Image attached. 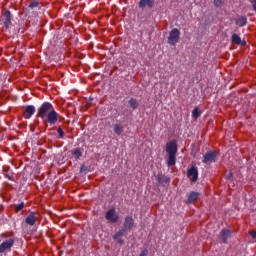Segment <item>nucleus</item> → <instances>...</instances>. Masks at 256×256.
Segmentation results:
<instances>
[{"label": "nucleus", "mask_w": 256, "mask_h": 256, "mask_svg": "<svg viewBox=\"0 0 256 256\" xmlns=\"http://www.w3.org/2000/svg\"><path fill=\"white\" fill-rule=\"evenodd\" d=\"M37 117H40L43 123H49L50 125H55V123H57V121L59 120V114L57 113V111H55V107H53V104L49 102H44L38 108Z\"/></svg>", "instance_id": "1"}, {"label": "nucleus", "mask_w": 256, "mask_h": 256, "mask_svg": "<svg viewBox=\"0 0 256 256\" xmlns=\"http://www.w3.org/2000/svg\"><path fill=\"white\" fill-rule=\"evenodd\" d=\"M166 153H168V167H173L177 161V142L170 141L166 144Z\"/></svg>", "instance_id": "2"}, {"label": "nucleus", "mask_w": 256, "mask_h": 256, "mask_svg": "<svg viewBox=\"0 0 256 256\" xmlns=\"http://www.w3.org/2000/svg\"><path fill=\"white\" fill-rule=\"evenodd\" d=\"M13 245H15V240H13L12 238L4 240L0 244V253H9L13 248Z\"/></svg>", "instance_id": "3"}, {"label": "nucleus", "mask_w": 256, "mask_h": 256, "mask_svg": "<svg viewBox=\"0 0 256 256\" xmlns=\"http://www.w3.org/2000/svg\"><path fill=\"white\" fill-rule=\"evenodd\" d=\"M180 35H181V32H179L177 28L172 29L168 36V44L177 45V43H179Z\"/></svg>", "instance_id": "4"}, {"label": "nucleus", "mask_w": 256, "mask_h": 256, "mask_svg": "<svg viewBox=\"0 0 256 256\" xmlns=\"http://www.w3.org/2000/svg\"><path fill=\"white\" fill-rule=\"evenodd\" d=\"M217 161V151H210L203 155L202 163L210 165V163H215Z\"/></svg>", "instance_id": "5"}, {"label": "nucleus", "mask_w": 256, "mask_h": 256, "mask_svg": "<svg viewBox=\"0 0 256 256\" xmlns=\"http://www.w3.org/2000/svg\"><path fill=\"white\" fill-rule=\"evenodd\" d=\"M106 220L110 223H117L119 221V214H117L115 209H110L106 212Z\"/></svg>", "instance_id": "6"}, {"label": "nucleus", "mask_w": 256, "mask_h": 256, "mask_svg": "<svg viewBox=\"0 0 256 256\" xmlns=\"http://www.w3.org/2000/svg\"><path fill=\"white\" fill-rule=\"evenodd\" d=\"M0 23H3L6 29H9V25H11V12L5 11L0 17Z\"/></svg>", "instance_id": "7"}, {"label": "nucleus", "mask_w": 256, "mask_h": 256, "mask_svg": "<svg viewBox=\"0 0 256 256\" xmlns=\"http://www.w3.org/2000/svg\"><path fill=\"white\" fill-rule=\"evenodd\" d=\"M35 106L29 105L24 108L23 117L24 119H31L35 115Z\"/></svg>", "instance_id": "8"}, {"label": "nucleus", "mask_w": 256, "mask_h": 256, "mask_svg": "<svg viewBox=\"0 0 256 256\" xmlns=\"http://www.w3.org/2000/svg\"><path fill=\"white\" fill-rule=\"evenodd\" d=\"M26 225H30V227H33L37 223V213L30 212L28 216L25 219Z\"/></svg>", "instance_id": "9"}, {"label": "nucleus", "mask_w": 256, "mask_h": 256, "mask_svg": "<svg viewBox=\"0 0 256 256\" xmlns=\"http://www.w3.org/2000/svg\"><path fill=\"white\" fill-rule=\"evenodd\" d=\"M139 7L140 9H153L155 7V0H140Z\"/></svg>", "instance_id": "10"}, {"label": "nucleus", "mask_w": 256, "mask_h": 256, "mask_svg": "<svg viewBox=\"0 0 256 256\" xmlns=\"http://www.w3.org/2000/svg\"><path fill=\"white\" fill-rule=\"evenodd\" d=\"M134 220L133 217L127 216L124 220V231H131L133 229Z\"/></svg>", "instance_id": "11"}, {"label": "nucleus", "mask_w": 256, "mask_h": 256, "mask_svg": "<svg viewBox=\"0 0 256 256\" xmlns=\"http://www.w3.org/2000/svg\"><path fill=\"white\" fill-rule=\"evenodd\" d=\"M222 243H227V239L231 237V230L223 229L220 233Z\"/></svg>", "instance_id": "12"}, {"label": "nucleus", "mask_w": 256, "mask_h": 256, "mask_svg": "<svg viewBox=\"0 0 256 256\" xmlns=\"http://www.w3.org/2000/svg\"><path fill=\"white\" fill-rule=\"evenodd\" d=\"M123 235H125V230H120L113 236L114 241H116V243H119V245H123V239L121 238L123 237Z\"/></svg>", "instance_id": "13"}, {"label": "nucleus", "mask_w": 256, "mask_h": 256, "mask_svg": "<svg viewBox=\"0 0 256 256\" xmlns=\"http://www.w3.org/2000/svg\"><path fill=\"white\" fill-rule=\"evenodd\" d=\"M232 43H236V45H241L242 47L247 45V42H245V40H241V37L237 34L232 35Z\"/></svg>", "instance_id": "14"}, {"label": "nucleus", "mask_w": 256, "mask_h": 256, "mask_svg": "<svg viewBox=\"0 0 256 256\" xmlns=\"http://www.w3.org/2000/svg\"><path fill=\"white\" fill-rule=\"evenodd\" d=\"M197 176H198L197 168L192 167L188 170V177H191V180L193 182L197 181Z\"/></svg>", "instance_id": "15"}, {"label": "nucleus", "mask_w": 256, "mask_h": 256, "mask_svg": "<svg viewBox=\"0 0 256 256\" xmlns=\"http://www.w3.org/2000/svg\"><path fill=\"white\" fill-rule=\"evenodd\" d=\"M71 153H72L74 159H81V157H83V149H81V148H75V149L71 150Z\"/></svg>", "instance_id": "16"}, {"label": "nucleus", "mask_w": 256, "mask_h": 256, "mask_svg": "<svg viewBox=\"0 0 256 256\" xmlns=\"http://www.w3.org/2000/svg\"><path fill=\"white\" fill-rule=\"evenodd\" d=\"M197 199H199V193L191 192L188 195L187 203H195V201H197Z\"/></svg>", "instance_id": "17"}, {"label": "nucleus", "mask_w": 256, "mask_h": 256, "mask_svg": "<svg viewBox=\"0 0 256 256\" xmlns=\"http://www.w3.org/2000/svg\"><path fill=\"white\" fill-rule=\"evenodd\" d=\"M236 25H237L238 27H245V25H247V18L244 17V16L239 17V18L236 20Z\"/></svg>", "instance_id": "18"}, {"label": "nucleus", "mask_w": 256, "mask_h": 256, "mask_svg": "<svg viewBox=\"0 0 256 256\" xmlns=\"http://www.w3.org/2000/svg\"><path fill=\"white\" fill-rule=\"evenodd\" d=\"M114 133H116V135H122L123 126H121V124H115L114 125Z\"/></svg>", "instance_id": "19"}, {"label": "nucleus", "mask_w": 256, "mask_h": 256, "mask_svg": "<svg viewBox=\"0 0 256 256\" xmlns=\"http://www.w3.org/2000/svg\"><path fill=\"white\" fill-rule=\"evenodd\" d=\"M129 105L131 109H137V107L139 106V103L137 102V99L131 98L129 100Z\"/></svg>", "instance_id": "20"}, {"label": "nucleus", "mask_w": 256, "mask_h": 256, "mask_svg": "<svg viewBox=\"0 0 256 256\" xmlns=\"http://www.w3.org/2000/svg\"><path fill=\"white\" fill-rule=\"evenodd\" d=\"M192 117L193 119H198V117H201V110H199V108H195L192 111Z\"/></svg>", "instance_id": "21"}, {"label": "nucleus", "mask_w": 256, "mask_h": 256, "mask_svg": "<svg viewBox=\"0 0 256 256\" xmlns=\"http://www.w3.org/2000/svg\"><path fill=\"white\" fill-rule=\"evenodd\" d=\"M225 0H214L215 7H222Z\"/></svg>", "instance_id": "22"}, {"label": "nucleus", "mask_w": 256, "mask_h": 256, "mask_svg": "<svg viewBox=\"0 0 256 256\" xmlns=\"http://www.w3.org/2000/svg\"><path fill=\"white\" fill-rule=\"evenodd\" d=\"M29 7H30V9H35V7H39V2H37V1H32V2L29 4Z\"/></svg>", "instance_id": "23"}, {"label": "nucleus", "mask_w": 256, "mask_h": 256, "mask_svg": "<svg viewBox=\"0 0 256 256\" xmlns=\"http://www.w3.org/2000/svg\"><path fill=\"white\" fill-rule=\"evenodd\" d=\"M23 207H25V203L21 202L20 204L15 206V209L17 212L21 211V209H23Z\"/></svg>", "instance_id": "24"}, {"label": "nucleus", "mask_w": 256, "mask_h": 256, "mask_svg": "<svg viewBox=\"0 0 256 256\" xmlns=\"http://www.w3.org/2000/svg\"><path fill=\"white\" fill-rule=\"evenodd\" d=\"M58 134H59L60 139H63V137H65V132H63V129H61V128H58Z\"/></svg>", "instance_id": "25"}, {"label": "nucleus", "mask_w": 256, "mask_h": 256, "mask_svg": "<svg viewBox=\"0 0 256 256\" xmlns=\"http://www.w3.org/2000/svg\"><path fill=\"white\" fill-rule=\"evenodd\" d=\"M149 255V250L144 249L139 256H147Z\"/></svg>", "instance_id": "26"}, {"label": "nucleus", "mask_w": 256, "mask_h": 256, "mask_svg": "<svg viewBox=\"0 0 256 256\" xmlns=\"http://www.w3.org/2000/svg\"><path fill=\"white\" fill-rule=\"evenodd\" d=\"M252 239H256V230L250 232Z\"/></svg>", "instance_id": "27"}]
</instances>
